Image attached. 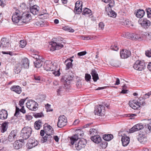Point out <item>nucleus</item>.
<instances>
[{
	"instance_id": "nucleus-1",
	"label": "nucleus",
	"mask_w": 151,
	"mask_h": 151,
	"mask_svg": "<svg viewBox=\"0 0 151 151\" xmlns=\"http://www.w3.org/2000/svg\"><path fill=\"white\" fill-rule=\"evenodd\" d=\"M78 139L77 134H75L70 138V143L73 145L75 143V147L76 149L78 150L84 148L86 143V140L84 139H81L77 143V141Z\"/></svg>"
},
{
	"instance_id": "nucleus-2",
	"label": "nucleus",
	"mask_w": 151,
	"mask_h": 151,
	"mask_svg": "<svg viewBox=\"0 0 151 151\" xmlns=\"http://www.w3.org/2000/svg\"><path fill=\"white\" fill-rule=\"evenodd\" d=\"M58 39V41L60 40L61 41L60 43L55 42H52L51 44V47H50V50L54 51L56 50H58L63 47V45L61 43H64L63 41V39L61 37H59Z\"/></svg>"
},
{
	"instance_id": "nucleus-3",
	"label": "nucleus",
	"mask_w": 151,
	"mask_h": 151,
	"mask_svg": "<svg viewBox=\"0 0 151 151\" xmlns=\"http://www.w3.org/2000/svg\"><path fill=\"white\" fill-rule=\"evenodd\" d=\"M32 131L30 127H25L21 130V137L23 139H26L30 136Z\"/></svg>"
},
{
	"instance_id": "nucleus-4",
	"label": "nucleus",
	"mask_w": 151,
	"mask_h": 151,
	"mask_svg": "<svg viewBox=\"0 0 151 151\" xmlns=\"http://www.w3.org/2000/svg\"><path fill=\"white\" fill-rule=\"evenodd\" d=\"M133 67L136 70L142 71L143 70L145 67V62L143 60H137L134 64Z\"/></svg>"
},
{
	"instance_id": "nucleus-5",
	"label": "nucleus",
	"mask_w": 151,
	"mask_h": 151,
	"mask_svg": "<svg viewBox=\"0 0 151 151\" xmlns=\"http://www.w3.org/2000/svg\"><path fill=\"white\" fill-rule=\"evenodd\" d=\"M26 104L27 107L31 110L36 111L38 109V104L32 100H29Z\"/></svg>"
},
{
	"instance_id": "nucleus-6",
	"label": "nucleus",
	"mask_w": 151,
	"mask_h": 151,
	"mask_svg": "<svg viewBox=\"0 0 151 151\" xmlns=\"http://www.w3.org/2000/svg\"><path fill=\"white\" fill-rule=\"evenodd\" d=\"M57 65L56 63H52L50 61H47L45 63L43 67L45 70L47 71H53Z\"/></svg>"
},
{
	"instance_id": "nucleus-7",
	"label": "nucleus",
	"mask_w": 151,
	"mask_h": 151,
	"mask_svg": "<svg viewBox=\"0 0 151 151\" xmlns=\"http://www.w3.org/2000/svg\"><path fill=\"white\" fill-rule=\"evenodd\" d=\"M21 17L22 13L19 10H17L13 13L12 20L14 23H17L20 20H21Z\"/></svg>"
},
{
	"instance_id": "nucleus-8",
	"label": "nucleus",
	"mask_w": 151,
	"mask_h": 151,
	"mask_svg": "<svg viewBox=\"0 0 151 151\" xmlns=\"http://www.w3.org/2000/svg\"><path fill=\"white\" fill-rule=\"evenodd\" d=\"M67 122L66 117L64 115L60 116L58 119V127L59 128L63 127L66 125Z\"/></svg>"
},
{
	"instance_id": "nucleus-9",
	"label": "nucleus",
	"mask_w": 151,
	"mask_h": 151,
	"mask_svg": "<svg viewBox=\"0 0 151 151\" xmlns=\"http://www.w3.org/2000/svg\"><path fill=\"white\" fill-rule=\"evenodd\" d=\"M32 19L31 15L28 13H22L21 20L24 23H27Z\"/></svg>"
},
{
	"instance_id": "nucleus-10",
	"label": "nucleus",
	"mask_w": 151,
	"mask_h": 151,
	"mask_svg": "<svg viewBox=\"0 0 151 151\" xmlns=\"http://www.w3.org/2000/svg\"><path fill=\"white\" fill-rule=\"evenodd\" d=\"M139 22L142 27L145 29L148 28L151 25L150 22L146 18L141 19Z\"/></svg>"
},
{
	"instance_id": "nucleus-11",
	"label": "nucleus",
	"mask_w": 151,
	"mask_h": 151,
	"mask_svg": "<svg viewBox=\"0 0 151 151\" xmlns=\"http://www.w3.org/2000/svg\"><path fill=\"white\" fill-rule=\"evenodd\" d=\"M104 107L101 105L97 106L95 107V109L94 113L95 115L102 116L103 114L102 113V109H104Z\"/></svg>"
},
{
	"instance_id": "nucleus-12",
	"label": "nucleus",
	"mask_w": 151,
	"mask_h": 151,
	"mask_svg": "<svg viewBox=\"0 0 151 151\" xmlns=\"http://www.w3.org/2000/svg\"><path fill=\"white\" fill-rule=\"evenodd\" d=\"M38 144V142L35 140V139H29L27 143L28 148L31 149L37 146Z\"/></svg>"
},
{
	"instance_id": "nucleus-13",
	"label": "nucleus",
	"mask_w": 151,
	"mask_h": 151,
	"mask_svg": "<svg viewBox=\"0 0 151 151\" xmlns=\"http://www.w3.org/2000/svg\"><path fill=\"white\" fill-rule=\"evenodd\" d=\"M74 77V74L73 73H70L68 76H63L61 79V81L62 82L67 83L68 81H72Z\"/></svg>"
},
{
	"instance_id": "nucleus-14",
	"label": "nucleus",
	"mask_w": 151,
	"mask_h": 151,
	"mask_svg": "<svg viewBox=\"0 0 151 151\" xmlns=\"http://www.w3.org/2000/svg\"><path fill=\"white\" fill-rule=\"evenodd\" d=\"M120 55L122 58H126L131 55V52L126 49L123 50L120 52Z\"/></svg>"
},
{
	"instance_id": "nucleus-15",
	"label": "nucleus",
	"mask_w": 151,
	"mask_h": 151,
	"mask_svg": "<svg viewBox=\"0 0 151 151\" xmlns=\"http://www.w3.org/2000/svg\"><path fill=\"white\" fill-rule=\"evenodd\" d=\"M143 126L142 124H138L135 125L132 128L129 129V132L130 133H133L135 131L140 130L142 129Z\"/></svg>"
},
{
	"instance_id": "nucleus-16",
	"label": "nucleus",
	"mask_w": 151,
	"mask_h": 151,
	"mask_svg": "<svg viewBox=\"0 0 151 151\" xmlns=\"http://www.w3.org/2000/svg\"><path fill=\"white\" fill-rule=\"evenodd\" d=\"M29 61L27 58L23 59L21 61V66L22 68L28 69L29 68Z\"/></svg>"
},
{
	"instance_id": "nucleus-17",
	"label": "nucleus",
	"mask_w": 151,
	"mask_h": 151,
	"mask_svg": "<svg viewBox=\"0 0 151 151\" xmlns=\"http://www.w3.org/2000/svg\"><path fill=\"white\" fill-rule=\"evenodd\" d=\"M52 140V138L50 135H45L44 137H42L41 138V142L43 143L46 142L47 143H50Z\"/></svg>"
},
{
	"instance_id": "nucleus-18",
	"label": "nucleus",
	"mask_w": 151,
	"mask_h": 151,
	"mask_svg": "<svg viewBox=\"0 0 151 151\" xmlns=\"http://www.w3.org/2000/svg\"><path fill=\"white\" fill-rule=\"evenodd\" d=\"M17 133L15 130L12 131L9 135L8 139L10 142H12L15 140L17 138Z\"/></svg>"
},
{
	"instance_id": "nucleus-19",
	"label": "nucleus",
	"mask_w": 151,
	"mask_h": 151,
	"mask_svg": "<svg viewBox=\"0 0 151 151\" xmlns=\"http://www.w3.org/2000/svg\"><path fill=\"white\" fill-rule=\"evenodd\" d=\"M24 139H21L18 140L15 142L13 144V147L14 148L18 150L22 147V145H23V142Z\"/></svg>"
},
{
	"instance_id": "nucleus-20",
	"label": "nucleus",
	"mask_w": 151,
	"mask_h": 151,
	"mask_svg": "<svg viewBox=\"0 0 151 151\" xmlns=\"http://www.w3.org/2000/svg\"><path fill=\"white\" fill-rule=\"evenodd\" d=\"M122 145L124 146H127L130 141L129 138L126 135H124L122 137L121 139Z\"/></svg>"
},
{
	"instance_id": "nucleus-21",
	"label": "nucleus",
	"mask_w": 151,
	"mask_h": 151,
	"mask_svg": "<svg viewBox=\"0 0 151 151\" xmlns=\"http://www.w3.org/2000/svg\"><path fill=\"white\" fill-rule=\"evenodd\" d=\"M39 7L36 5L30 6V10L31 13L34 15H37L39 13Z\"/></svg>"
},
{
	"instance_id": "nucleus-22",
	"label": "nucleus",
	"mask_w": 151,
	"mask_h": 151,
	"mask_svg": "<svg viewBox=\"0 0 151 151\" xmlns=\"http://www.w3.org/2000/svg\"><path fill=\"white\" fill-rule=\"evenodd\" d=\"M10 90L18 94H20L22 92V88L18 85H14L12 86L10 88Z\"/></svg>"
},
{
	"instance_id": "nucleus-23",
	"label": "nucleus",
	"mask_w": 151,
	"mask_h": 151,
	"mask_svg": "<svg viewBox=\"0 0 151 151\" xmlns=\"http://www.w3.org/2000/svg\"><path fill=\"white\" fill-rule=\"evenodd\" d=\"M138 140L141 143L144 144L146 142L147 137L145 135L143 134H139L137 136Z\"/></svg>"
},
{
	"instance_id": "nucleus-24",
	"label": "nucleus",
	"mask_w": 151,
	"mask_h": 151,
	"mask_svg": "<svg viewBox=\"0 0 151 151\" xmlns=\"http://www.w3.org/2000/svg\"><path fill=\"white\" fill-rule=\"evenodd\" d=\"M73 60L72 59L69 58L66 59L64 62L66 65L65 69L66 70H68L70 68H72L73 64L72 62Z\"/></svg>"
},
{
	"instance_id": "nucleus-25",
	"label": "nucleus",
	"mask_w": 151,
	"mask_h": 151,
	"mask_svg": "<svg viewBox=\"0 0 151 151\" xmlns=\"http://www.w3.org/2000/svg\"><path fill=\"white\" fill-rule=\"evenodd\" d=\"M143 133L148 134L151 132V122L147 125H145L143 127Z\"/></svg>"
},
{
	"instance_id": "nucleus-26",
	"label": "nucleus",
	"mask_w": 151,
	"mask_h": 151,
	"mask_svg": "<svg viewBox=\"0 0 151 151\" xmlns=\"http://www.w3.org/2000/svg\"><path fill=\"white\" fill-rule=\"evenodd\" d=\"M91 139L95 143L98 144L101 141L102 139L100 137L99 135H95L91 137Z\"/></svg>"
},
{
	"instance_id": "nucleus-27",
	"label": "nucleus",
	"mask_w": 151,
	"mask_h": 151,
	"mask_svg": "<svg viewBox=\"0 0 151 151\" xmlns=\"http://www.w3.org/2000/svg\"><path fill=\"white\" fill-rule=\"evenodd\" d=\"M8 116V113L6 110L2 109L0 110V119L4 120L6 119Z\"/></svg>"
},
{
	"instance_id": "nucleus-28",
	"label": "nucleus",
	"mask_w": 151,
	"mask_h": 151,
	"mask_svg": "<svg viewBox=\"0 0 151 151\" xmlns=\"http://www.w3.org/2000/svg\"><path fill=\"white\" fill-rule=\"evenodd\" d=\"M129 105L130 107L134 109H137L140 107L139 105H138L136 103L135 100L130 101L129 102Z\"/></svg>"
},
{
	"instance_id": "nucleus-29",
	"label": "nucleus",
	"mask_w": 151,
	"mask_h": 151,
	"mask_svg": "<svg viewBox=\"0 0 151 151\" xmlns=\"http://www.w3.org/2000/svg\"><path fill=\"white\" fill-rule=\"evenodd\" d=\"M91 73L94 81L96 82L99 79L98 75L96 71L94 69H92Z\"/></svg>"
},
{
	"instance_id": "nucleus-30",
	"label": "nucleus",
	"mask_w": 151,
	"mask_h": 151,
	"mask_svg": "<svg viewBox=\"0 0 151 151\" xmlns=\"http://www.w3.org/2000/svg\"><path fill=\"white\" fill-rule=\"evenodd\" d=\"M43 59L37 60L35 61L34 62V65L37 68H40L42 65L43 62L42 61Z\"/></svg>"
},
{
	"instance_id": "nucleus-31",
	"label": "nucleus",
	"mask_w": 151,
	"mask_h": 151,
	"mask_svg": "<svg viewBox=\"0 0 151 151\" xmlns=\"http://www.w3.org/2000/svg\"><path fill=\"white\" fill-rule=\"evenodd\" d=\"M145 14V12L144 10L141 9H139L137 10L136 13V17L139 18H142Z\"/></svg>"
},
{
	"instance_id": "nucleus-32",
	"label": "nucleus",
	"mask_w": 151,
	"mask_h": 151,
	"mask_svg": "<svg viewBox=\"0 0 151 151\" xmlns=\"http://www.w3.org/2000/svg\"><path fill=\"white\" fill-rule=\"evenodd\" d=\"M142 35H143V39L144 38L149 40L151 39V32H145L142 34Z\"/></svg>"
},
{
	"instance_id": "nucleus-33",
	"label": "nucleus",
	"mask_w": 151,
	"mask_h": 151,
	"mask_svg": "<svg viewBox=\"0 0 151 151\" xmlns=\"http://www.w3.org/2000/svg\"><path fill=\"white\" fill-rule=\"evenodd\" d=\"M21 68L20 64L17 63L14 69V71L15 73L17 74L19 73L21 70Z\"/></svg>"
},
{
	"instance_id": "nucleus-34",
	"label": "nucleus",
	"mask_w": 151,
	"mask_h": 151,
	"mask_svg": "<svg viewBox=\"0 0 151 151\" xmlns=\"http://www.w3.org/2000/svg\"><path fill=\"white\" fill-rule=\"evenodd\" d=\"M42 124L43 123L40 120L35 122V129L37 130L40 129V127L42 126Z\"/></svg>"
},
{
	"instance_id": "nucleus-35",
	"label": "nucleus",
	"mask_w": 151,
	"mask_h": 151,
	"mask_svg": "<svg viewBox=\"0 0 151 151\" xmlns=\"http://www.w3.org/2000/svg\"><path fill=\"white\" fill-rule=\"evenodd\" d=\"M113 138V136L111 134H106L103 136V139L106 141H109Z\"/></svg>"
},
{
	"instance_id": "nucleus-36",
	"label": "nucleus",
	"mask_w": 151,
	"mask_h": 151,
	"mask_svg": "<svg viewBox=\"0 0 151 151\" xmlns=\"http://www.w3.org/2000/svg\"><path fill=\"white\" fill-rule=\"evenodd\" d=\"M53 71L52 73L55 76H58L60 75V68H58V66L57 65H56V68H55V69L53 70Z\"/></svg>"
},
{
	"instance_id": "nucleus-37",
	"label": "nucleus",
	"mask_w": 151,
	"mask_h": 151,
	"mask_svg": "<svg viewBox=\"0 0 151 151\" xmlns=\"http://www.w3.org/2000/svg\"><path fill=\"white\" fill-rule=\"evenodd\" d=\"M133 38L132 40H138L139 41H141L143 40V37H142L139 35L138 34H133Z\"/></svg>"
},
{
	"instance_id": "nucleus-38",
	"label": "nucleus",
	"mask_w": 151,
	"mask_h": 151,
	"mask_svg": "<svg viewBox=\"0 0 151 151\" xmlns=\"http://www.w3.org/2000/svg\"><path fill=\"white\" fill-rule=\"evenodd\" d=\"M82 14L86 15L87 14L91 15V11L89 9L87 8H85L83 11Z\"/></svg>"
},
{
	"instance_id": "nucleus-39",
	"label": "nucleus",
	"mask_w": 151,
	"mask_h": 151,
	"mask_svg": "<svg viewBox=\"0 0 151 151\" xmlns=\"http://www.w3.org/2000/svg\"><path fill=\"white\" fill-rule=\"evenodd\" d=\"M119 62L118 61L112 60L110 62V64L112 66L115 67L119 66Z\"/></svg>"
},
{
	"instance_id": "nucleus-40",
	"label": "nucleus",
	"mask_w": 151,
	"mask_h": 151,
	"mask_svg": "<svg viewBox=\"0 0 151 151\" xmlns=\"http://www.w3.org/2000/svg\"><path fill=\"white\" fill-rule=\"evenodd\" d=\"M1 132L4 133L6 131L8 128V125L6 123H4L2 124L1 126Z\"/></svg>"
},
{
	"instance_id": "nucleus-41",
	"label": "nucleus",
	"mask_w": 151,
	"mask_h": 151,
	"mask_svg": "<svg viewBox=\"0 0 151 151\" xmlns=\"http://www.w3.org/2000/svg\"><path fill=\"white\" fill-rule=\"evenodd\" d=\"M143 100L142 98L139 99L137 101H136V103H137L138 105H139V107H140L141 105L144 106L145 104V103L143 101H142Z\"/></svg>"
},
{
	"instance_id": "nucleus-42",
	"label": "nucleus",
	"mask_w": 151,
	"mask_h": 151,
	"mask_svg": "<svg viewBox=\"0 0 151 151\" xmlns=\"http://www.w3.org/2000/svg\"><path fill=\"white\" fill-rule=\"evenodd\" d=\"M34 24L35 25H36V26L42 27L45 24L44 22L41 20H40L39 21L37 22H35L34 23Z\"/></svg>"
},
{
	"instance_id": "nucleus-43",
	"label": "nucleus",
	"mask_w": 151,
	"mask_h": 151,
	"mask_svg": "<svg viewBox=\"0 0 151 151\" xmlns=\"http://www.w3.org/2000/svg\"><path fill=\"white\" fill-rule=\"evenodd\" d=\"M33 116L35 118H38L44 117V115L42 112H41L37 113H34L33 114Z\"/></svg>"
},
{
	"instance_id": "nucleus-44",
	"label": "nucleus",
	"mask_w": 151,
	"mask_h": 151,
	"mask_svg": "<svg viewBox=\"0 0 151 151\" xmlns=\"http://www.w3.org/2000/svg\"><path fill=\"white\" fill-rule=\"evenodd\" d=\"M108 15L111 17H115L116 16V13L112 10L107 12Z\"/></svg>"
},
{
	"instance_id": "nucleus-45",
	"label": "nucleus",
	"mask_w": 151,
	"mask_h": 151,
	"mask_svg": "<svg viewBox=\"0 0 151 151\" xmlns=\"http://www.w3.org/2000/svg\"><path fill=\"white\" fill-rule=\"evenodd\" d=\"M82 2L81 1H76L75 3V8H78V7H79L80 8L81 7V8H82Z\"/></svg>"
},
{
	"instance_id": "nucleus-46",
	"label": "nucleus",
	"mask_w": 151,
	"mask_h": 151,
	"mask_svg": "<svg viewBox=\"0 0 151 151\" xmlns=\"http://www.w3.org/2000/svg\"><path fill=\"white\" fill-rule=\"evenodd\" d=\"M133 33H130L129 32H127L125 34L124 37L126 38L130 39H132L133 38Z\"/></svg>"
},
{
	"instance_id": "nucleus-47",
	"label": "nucleus",
	"mask_w": 151,
	"mask_h": 151,
	"mask_svg": "<svg viewBox=\"0 0 151 151\" xmlns=\"http://www.w3.org/2000/svg\"><path fill=\"white\" fill-rule=\"evenodd\" d=\"M19 46L23 48L26 45V42L24 40H21L19 41Z\"/></svg>"
},
{
	"instance_id": "nucleus-48",
	"label": "nucleus",
	"mask_w": 151,
	"mask_h": 151,
	"mask_svg": "<svg viewBox=\"0 0 151 151\" xmlns=\"http://www.w3.org/2000/svg\"><path fill=\"white\" fill-rule=\"evenodd\" d=\"M145 11L147 14V16L148 18L151 17V8H147L145 9Z\"/></svg>"
},
{
	"instance_id": "nucleus-49",
	"label": "nucleus",
	"mask_w": 151,
	"mask_h": 151,
	"mask_svg": "<svg viewBox=\"0 0 151 151\" xmlns=\"http://www.w3.org/2000/svg\"><path fill=\"white\" fill-rule=\"evenodd\" d=\"M31 56L37 60L42 59V57L40 56L37 54L33 53L32 54Z\"/></svg>"
},
{
	"instance_id": "nucleus-50",
	"label": "nucleus",
	"mask_w": 151,
	"mask_h": 151,
	"mask_svg": "<svg viewBox=\"0 0 151 151\" xmlns=\"http://www.w3.org/2000/svg\"><path fill=\"white\" fill-rule=\"evenodd\" d=\"M63 29L64 30L72 32H73L74 31V30L73 29L68 26L64 27L63 28Z\"/></svg>"
},
{
	"instance_id": "nucleus-51",
	"label": "nucleus",
	"mask_w": 151,
	"mask_h": 151,
	"mask_svg": "<svg viewBox=\"0 0 151 151\" xmlns=\"http://www.w3.org/2000/svg\"><path fill=\"white\" fill-rule=\"evenodd\" d=\"M97 130L95 129H91L90 131H89V133L90 134H92L96 135V134L97 133Z\"/></svg>"
},
{
	"instance_id": "nucleus-52",
	"label": "nucleus",
	"mask_w": 151,
	"mask_h": 151,
	"mask_svg": "<svg viewBox=\"0 0 151 151\" xmlns=\"http://www.w3.org/2000/svg\"><path fill=\"white\" fill-rule=\"evenodd\" d=\"M145 55L148 57H151V49H150L145 51Z\"/></svg>"
},
{
	"instance_id": "nucleus-53",
	"label": "nucleus",
	"mask_w": 151,
	"mask_h": 151,
	"mask_svg": "<svg viewBox=\"0 0 151 151\" xmlns=\"http://www.w3.org/2000/svg\"><path fill=\"white\" fill-rule=\"evenodd\" d=\"M100 146L103 148H105L107 146V143L106 141L101 142Z\"/></svg>"
},
{
	"instance_id": "nucleus-54",
	"label": "nucleus",
	"mask_w": 151,
	"mask_h": 151,
	"mask_svg": "<svg viewBox=\"0 0 151 151\" xmlns=\"http://www.w3.org/2000/svg\"><path fill=\"white\" fill-rule=\"evenodd\" d=\"M27 98L25 99H22L19 101V104L20 106L22 107L23 106V105L24 104L25 101L27 99Z\"/></svg>"
},
{
	"instance_id": "nucleus-55",
	"label": "nucleus",
	"mask_w": 151,
	"mask_h": 151,
	"mask_svg": "<svg viewBox=\"0 0 151 151\" xmlns=\"http://www.w3.org/2000/svg\"><path fill=\"white\" fill-rule=\"evenodd\" d=\"M91 76L89 74H85V79L86 81H90L91 79Z\"/></svg>"
},
{
	"instance_id": "nucleus-56",
	"label": "nucleus",
	"mask_w": 151,
	"mask_h": 151,
	"mask_svg": "<svg viewBox=\"0 0 151 151\" xmlns=\"http://www.w3.org/2000/svg\"><path fill=\"white\" fill-rule=\"evenodd\" d=\"M50 105L47 104L45 106L46 109H47V111H52V109H51Z\"/></svg>"
},
{
	"instance_id": "nucleus-57",
	"label": "nucleus",
	"mask_w": 151,
	"mask_h": 151,
	"mask_svg": "<svg viewBox=\"0 0 151 151\" xmlns=\"http://www.w3.org/2000/svg\"><path fill=\"white\" fill-rule=\"evenodd\" d=\"M110 48L111 49L115 51H117L118 50L117 46L115 45H111V46Z\"/></svg>"
},
{
	"instance_id": "nucleus-58",
	"label": "nucleus",
	"mask_w": 151,
	"mask_h": 151,
	"mask_svg": "<svg viewBox=\"0 0 151 151\" xmlns=\"http://www.w3.org/2000/svg\"><path fill=\"white\" fill-rule=\"evenodd\" d=\"M82 8H81V7H78L77 8H75V10H76L77 14H79L82 11Z\"/></svg>"
},
{
	"instance_id": "nucleus-59",
	"label": "nucleus",
	"mask_w": 151,
	"mask_h": 151,
	"mask_svg": "<svg viewBox=\"0 0 151 151\" xmlns=\"http://www.w3.org/2000/svg\"><path fill=\"white\" fill-rule=\"evenodd\" d=\"M9 42L8 41V40L6 42H4V43H3V44H4L3 46L5 47V48H8L10 44Z\"/></svg>"
},
{
	"instance_id": "nucleus-60",
	"label": "nucleus",
	"mask_w": 151,
	"mask_h": 151,
	"mask_svg": "<svg viewBox=\"0 0 151 151\" xmlns=\"http://www.w3.org/2000/svg\"><path fill=\"white\" fill-rule=\"evenodd\" d=\"M83 38V40H91L93 38V37H91L90 36L88 35H86L83 37V38Z\"/></svg>"
},
{
	"instance_id": "nucleus-61",
	"label": "nucleus",
	"mask_w": 151,
	"mask_h": 151,
	"mask_svg": "<svg viewBox=\"0 0 151 151\" xmlns=\"http://www.w3.org/2000/svg\"><path fill=\"white\" fill-rule=\"evenodd\" d=\"M99 28L100 29L102 30L104 29V25L103 22H100L99 24Z\"/></svg>"
},
{
	"instance_id": "nucleus-62",
	"label": "nucleus",
	"mask_w": 151,
	"mask_h": 151,
	"mask_svg": "<svg viewBox=\"0 0 151 151\" xmlns=\"http://www.w3.org/2000/svg\"><path fill=\"white\" fill-rule=\"evenodd\" d=\"M86 52L84 51L78 52V55L79 56H81L83 55H85L86 54Z\"/></svg>"
},
{
	"instance_id": "nucleus-63",
	"label": "nucleus",
	"mask_w": 151,
	"mask_h": 151,
	"mask_svg": "<svg viewBox=\"0 0 151 151\" xmlns=\"http://www.w3.org/2000/svg\"><path fill=\"white\" fill-rule=\"evenodd\" d=\"M151 95V91L147 93L144 95V97L146 99L148 98Z\"/></svg>"
},
{
	"instance_id": "nucleus-64",
	"label": "nucleus",
	"mask_w": 151,
	"mask_h": 151,
	"mask_svg": "<svg viewBox=\"0 0 151 151\" xmlns=\"http://www.w3.org/2000/svg\"><path fill=\"white\" fill-rule=\"evenodd\" d=\"M26 119L27 120H30L32 119V117L30 115H26Z\"/></svg>"
}]
</instances>
